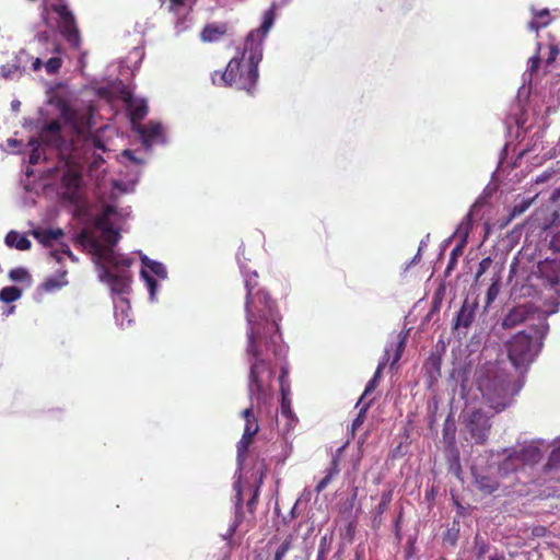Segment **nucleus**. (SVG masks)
<instances>
[{
  "label": "nucleus",
  "mask_w": 560,
  "mask_h": 560,
  "mask_svg": "<svg viewBox=\"0 0 560 560\" xmlns=\"http://www.w3.org/2000/svg\"><path fill=\"white\" fill-rule=\"evenodd\" d=\"M548 15H549V11L546 9L535 13V16L539 18V19L547 18Z\"/></svg>",
  "instance_id": "obj_58"
},
{
  "label": "nucleus",
  "mask_w": 560,
  "mask_h": 560,
  "mask_svg": "<svg viewBox=\"0 0 560 560\" xmlns=\"http://www.w3.org/2000/svg\"><path fill=\"white\" fill-rule=\"evenodd\" d=\"M245 57V50L241 56L232 58L223 72H214L212 75V82L220 86H231L238 90L243 89V59Z\"/></svg>",
  "instance_id": "obj_9"
},
{
  "label": "nucleus",
  "mask_w": 560,
  "mask_h": 560,
  "mask_svg": "<svg viewBox=\"0 0 560 560\" xmlns=\"http://www.w3.org/2000/svg\"><path fill=\"white\" fill-rule=\"evenodd\" d=\"M339 472L338 459L335 457L331 462V467L327 470L326 476L317 483L315 490L320 493L331 481L332 477Z\"/></svg>",
  "instance_id": "obj_25"
},
{
  "label": "nucleus",
  "mask_w": 560,
  "mask_h": 560,
  "mask_svg": "<svg viewBox=\"0 0 560 560\" xmlns=\"http://www.w3.org/2000/svg\"><path fill=\"white\" fill-rule=\"evenodd\" d=\"M369 406H370V402H369V404H366L365 406H363V407L360 409V411H359V413H358L357 418H355V419L353 420V422H352V432H354L355 430H358V429L362 425V423L364 422L365 412H366V410H368Z\"/></svg>",
  "instance_id": "obj_43"
},
{
  "label": "nucleus",
  "mask_w": 560,
  "mask_h": 560,
  "mask_svg": "<svg viewBox=\"0 0 560 560\" xmlns=\"http://www.w3.org/2000/svg\"><path fill=\"white\" fill-rule=\"evenodd\" d=\"M137 131L147 147L152 145L162 137V126L160 122L150 121L148 125H139Z\"/></svg>",
  "instance_id": "obj_16"
},
{
  "label": "nucleus",
  "mask_w": 560,
  "mask_h": 560,
  "mask_svg": "<svg viewBox=\"0 0 560 560\" xmlns=\"http://www.w3.org/2000/svg\"><path fill=\"white\" fill-rule=\"evenodd\" d=\"M475 482H476L477 488L487 494H491L499 487L498 481L487 475L475 474Z\"/></svg>",
  "instance_id": "obj_22"
},
{
  "label": "nucleus",
  "mask_w": 560,
  "mask_h": 560,
  "mask_svg": "<svg viewBox=\"0 0 560 560\" xmlns=\"http://www.w3.org/2000/svg\"><path fill=\"white\" fill-rule=\"evenodd\" d=\"M559 54H560V49L557 46L551 45L550 46V55L547 59V63L548 65L552 63Z\"/></svg>",
  "instance_id": "obj_52"
},
{
  "label": "nucleus",
  "mask_w": 560,
  "mask_h": 560,
  "mask_svg": "<svg viewBox=\"0 0 560 560\" xmlns=\"http://www.w3.org/2000/svg\"><path fill=\"white\" fill-rule=\"evenodd\" d=\"M28 144L32 147V152L30 154V164H37L42 159V151L39 149L40 142L35 138H32Z\"/></svg>",
  "instance_id": "obj_31"
},
{
  "label": "nucleus",
  "mask_w": 560,
  "mask_h": 560,
  "mask_svg": "<svg viewBox=\"0 0 560 560\" xmlns=\"http://www.w3.org/2000/svg\"><path fill=\"white\" fill-rule=\"evenodd\" d=\"M66 276H67V271L62 270L54 277H48L39 285V290L45 293H50V292L61 289L62 287L68 284V281L66 280Z\"/></svg>",
  "instance_id": "obj_19"
},
{
  "label": "nucleus",
  "mask_w": 560,
  "mask_h": 560,
  "mask_svg": "<svg viewBox=\"0 0 560 560\" xmlns=\"http://www.w3.org/2000/svg\"><path fill=\"white\" fill-rule=\"evenodd\" d=\"M499 292H500L499 280H495L494 282H492V284L489 287V289L487 291V304L488 305L497 299Z\"/></svg>",
  "instance_id": "obj_42"
},
{
  "label": "nucleus",
  "mask_w": 560,
  "mask_h": 560,
  "mask_svg": "<svg viewBox=\"0 0 560 560\" xmlns=\"http://www.w3.org/2000/svg\"><path fill=\"white\" fill-rule=\"evenodd\" d=\"M114 213H115V208L113 206L107 205L100 215H106V218H110V215Z\"/></svg>",
  "instance_id": "obj_54"
},
{
  "label": "nucleus",
  "mask_w": 560,
  "mask_h": 560,
  "mask_svg": "<svg viewBox=\"0 0 560 560\" xmlns=\"http://www.w3.org/2000/svg\"><path fill=\"white\" fill-rule=\"evenodd\" d=\"M23 57H27V54L24 49L20 50L19 54L14 57L12 62H8L2 65L0 68V75L4 80H11L15 74H22L23 72Z\"/></svg>",
  "instance_id": "obj_18"
},
{
  "label": "nucleus",
  "mask_w": 560,
  "mask_h": 560,
  "mask_svg": "<svg viewBox=\"0 0 560 560\" xmlns=\"http://www.w3.org/2000/svg\"><path fill=\"white\" fill-rule=\"evenodd\" d=\"M126 107L133 125L141 121L148 114V104L145 100L128 95L125 100Z\"/></svg>",
  "instance_id": "obj_13"
},
{
  "label": "nucleus",
  "mask_w": 560,
  "mask_h": 560,
  "mask_svg": "<svg viewBox=\"0 0 560 560\" xmlns=\"http://www.w3.org/2000/svg\"><path fill=\"white\" fill-rule=\"evenodd\" d=\"M22 295V290L16 287H4L0 290V301L4 303H12L19 300Z\"/></svg>",
  "instance_id": "obj_27"
},
{
  "label": "nucleus",
  "mask_w": 560,
  "mask_h": 560,
  "mask_svg": "<svg viewBox=\"0 0 560 560\" xmlns=\"http://www.w3.org/2000/svg\"><path fill=\"white\" fill-rule=\"evenodd\" d=\"M103 238L107 243L105 247H110L114 249V246L118 243L120 238V234L117 230L112 229L110 232L103 233Z\"/></svg>",
  "instance_id": "obj_38"
},
{
  "label": "nucleus",
  "mask_w": 560,
  "mask_h": 560,
  "mask_svg": "<svg viewBox=\"0 0 560 560\" xmlns=\"http://www.w3.org/2000/svg\"><path fill=\"white\" fill-rule=\"evenodd\" d=\"M275 22L273 7L264 12L259 28L247 34V50H250L249 68L247 70V93L255 86L258 80L257 66L262 59V42Z\"/></svg>",
  "instance_id": "obj_4"
},
{
  "label": "nucleus",
  "mask_w": 560,
  "mask_h": 560,
  "mask_svg": "<svg viewBox=\"0 0 560 560\" xmlns=\"http://www.w3.org/2000/svg\"><path fill=\"white\" fill-rule=\"evenodd\" d=\"M542 457V453L536 445L524 446L521 451L509 452L501 463L499 470L502 474H509L516 470L522 465H534Z\"/></svg>",
  "instance_id": "obj_7"
},
{
  "label": "nucleus",
  "mask_w": 560,
  "mask_h": 560,
  "mask_svg": "<svg viewBox=\"0 0 560 560\" xmlns=\"http://www.w3.org/2000/svg\"><path fill=\"white\" fill-rule=\"evenodd\" d=\"M68 112H69V108L66 106V107L63 108V110H62V114L66 116Z\"/></svg>",
  "instance_id": "obj_63"
},
{
  "label": "nucleus",
  "mask_w": 560,
  "mask_h": 560,
  "mask_svg": "<svg viewBox=\"0 0 560 560\" xmlns=\"http://www.w3.org/2000/svg\"><path fill=\"white\" fill-rule=\"evenodd\" d=\"M7 246L14 247L19 250H28L32 246L31 241L16 231H10L4 238Z\"/></svg>",
  "instance_id": "obj_21"
},
{
  "label": "nucleus",
  "mask_w": 560,
  "mask_h": 560,
  "mask_svg": "<svg viewBox=\"0 0 560 560\" xmlns=\"http://www.w3.org/2000/svg\"><path fill=\"white\" fill-rule=\"evenodd\" d=\"M550 94L551 97L555 98L552 104H558L560 102V74L552 75V80L550 82Z\"/></svg>",
  "instance_id": "obj_32"
},
{
  "label": "nucleus",
  "mask_w": 560,
  "mask_h": 560,
  "mask_svg": "<svg viewBox=\"0 0 560 560\" xmlns=\"http://www.w3.org/2000/svg\"><path fill=\"white\" fill-rule=\"evenodd\" d=\"M244 454H245V432L243 433L241 440L237 443V460H238L240 469L242 468V465H243Z\"/></svg>",
  "instance_id": "obj_47"
},
{
  "label": "nucleus",
  "mask_w": 560,
  "mask_h": 560,
  "mask_svg": "<svg viewBox=\"0 0 560 560\" xmlns=\"http://www.w3.org/2000/svg\"><path fill=\"white\" fill-rule=\"evenodd\" d=\"M376 384H377V381H375V380H373V378H371V380L369 381V383H368V384H366V386H365L364 393H363V395L361 396V398H360V400H359V402H358V404H360V402L363 400V398H364L365 396H368L371 392H373V390L375 389Z\"/></svg>",
  "instance_id": "obj_50"
},
{
  "label": "nucleus",
  "mask_w": 560,
  "mask_h": 560,
  "mask_svg": "<svg viewBox=\"0 0 560 560\" xmlns=\"http://www.w3.org/2000/svg\"><path fill=\"white\" fill-rule=\"evenodd\" d=\"M479 205H480L479 200L474 203V206L471 207L470 211L466 214V217L463 219V221L460 222V224L457 226V229L455 231L454 235L458 236L459 238H462V241L464 243L467 240V236L469 234V230H470V226H471V214H472V211Z\"/></svg>",
  "instance_id": "obj_23"
},
{
  "label": "nucleus",
  "mask_w": 560,
  "mask_h": 560,
  "mask_svg": "<svg viewBox=\"0 0 560 560\" xmlns=\"http://www.w3.org/2000/svg\"><path fill=\"white\" fill-rule=\"evenodd\" d=\"M539 63H540V58H539L538 54H536L535 56L529 58V60H528V69L523 74L524 82H527V81L529 83L532 82L533 74L538 69Z\"/></svg>",
  "instance_id": "obj_29"
},
{
  "label": "nucleus",
  "mask_w": 560,
  "mask_h": 560,
  "mask_svg": "<svg viewBox=\"0 0 560 560\" xmlns=\"http://www.w3.org/2000/svg\"><path fill=\"white\" fill-rule=\"evenodd\" d=\"M281 413L287 418H291L293 416L291 408V398H288L285 400L281 399Z\"/></svg>",
  "instance_id": "obj_48"
},
{
  "label": "nucleus",
  "mask_w": 560,
  "mask_h": 560,
  "mask_svg": "<svg viewBox=\"0 0 560 560\" xmlns=\"http://www.w3.org/2000/svg\"><path fill=\"white\" fill-rule=\"evenodd\" d=\"M9 278L12 281L22 282L30 279V273L25 268L18 267L10 270Z\"/></svg>",
  "instance_id": "obj_33"
},
{
  "label": "nucleus",
  "mask_w": 560,
  "mask_h": 560,
  "mask_svg": "<svg viewBox=\"0 0 560 560\" xmlns=\"http://www.w3.org/2000/svg\"><path fill=\"white\" fill-rule=\"evenodd\" d=\"M290 549L291 540L288 538L276 550L273 560H283Z\"/></svg>",
  "instance_id": "obj_40"
},
{
  "label": "nucleus",
  "mask_w": 560,
  "mask_h": 560,
  "mask_svg": "<svg viewBox=\"0 0 560 560\" xmlns=\"http://www.w3.org/2000/svg\"><path fill=\"white\" fill-rule=\"evenodd\" d=\"M282 381L283 382H289L288 381V371L285 369H282L281 374L279 376L280 386H282Z\"/></svg>",
  "instance_id": "obj_56"
},
{
  "label": "nucleus",
  "mask_w": 560,
  "mask_h": 560,
  "mask_svg": "<svg viewBox=\"0 0 560 560\" xmlns=\"http://www.w3.org/2000/svg\"><path fill=\"white\" fill-rule=\"evenodd\" d=\"M548 330L549 325L542 318L539 325L530 329L533 334L521 331L509 341V359L516 369H526L535 360Z\"/></svg>",
  "instance_id": "obj_3"
},
{
  "label": "nucleus",
  "mask_w": 560,
  "mask_h": 560,
  "mask_svg": "<svg viewBox=\"0 0 560 560\" xmlns=\"http://www.w3.org/2000/svg\"><path fill=\"white\" fill-rule=\"evenodd\" d=\"M491 425L489 418L480 410L472 411L467 420V430L477 444H483Z\"/></svg>",
  "instance_id": "obj_12"
},
{
  "label": "nucleus",
  "mask_w": 560,
  "mask_h": 560,
  "mask_svg": "<svg viewBox=\"0 0 560 560\" xmlns=\"http://www.w3.org/2000/svg\"><path fill=\"white\" fill-rule=\"evenodd\" d=\"M419 256H420V252L418 250V254L415 256V258H413L412 262H415L416 260H418Z\"/></svg>",
  "instance_id": "obj_64"
},
{
  "label": "nucleus",
  "mask_w": 560,
  "mask_h": 560,
  "mask_svg": "<svg viewBox=\"0 0 560 560\" xmlns=\"http://www.w3.org/2000/svg\"><path fill=\"white\" fill-rule=\"evenodd\" d=\"M549 23V20H546L541 22L540 24L536 21H530L528 24L529 30L532 31H538L540 27L547 26Z\"/></svg>",
  "instance_id": "obj_53"
},
{
  "label": "nucleus",
  "mask_w": 560,
  "mask_h": 560,
  "mask_svg": "<svg viewBox=\"0 0 560 560\" xmlns=\"http://www.w3.org/2000/svg\"><path fill=\"white\" fill-rule=\"evenodd\" d=\"M546 178H547V176H539V177H537L536 183H541V182H544Z\"/></svg>",
  "instance_id": "obj_61"
},
{
  "label": "nucleus",
  "mask_w": 560,
  "mask_h": 560,
  "mask_svg": "<svg viewBox=\"0 0 560 560\" xmlns=\"http://www.w3.org/2000/svg\"><path fill=\"white\" fill-rule=\"evenodd\" d=\"M399 359H400V350L398 349L395 354L394 363L397 362Z\"/></svg>",
  "instance_id": "obj_60"
},
{
  "label": "nucleus",
  "mask_w": 560,
  "mask_h": 560,
  "mask_svg": "<svg viewBox=\"0 0 560 560\" xmlns=\"http://www.w3.org/2000/svg\"><path fill=\"white\" fill-rule=\"evenodd\" d=\"M49 10L59 18L58 28L61 36L72 48L79 49L81 47V34L72 11L65 3H54L49 8L45 5L42 16L46 24H48L47 14Z\"/></svg>",
  "instance_id": "obj_5"
},
{
  "label": "nucleus",
  "mask_w": 560,
  "mask_h": 560,
  "mask_svg": "<svg viewBox=\"0 0 560 560\" xmlns=\"http://www.w3.org/2000/svg\"><path fill=\"white\" fill-rule=\"evenodd\" d=\"M226 33L225 24H207L200 34L203 42L212 43L219 40Z\"/></svg>",
  "instance_id": "obj_20"
},
{
  "label": "nucleus",
  "mask_w": 560,
  "mask_h": 560,
  "mask_svg": "<svg viewBox=\"0 0 560 560\" xmlns=\"http://www.w3.org/2000/svg\"><path fill=\"white\" fill-rule=\"evenodd\" d=\"M141 262L143 266L149 268L153 275L158 276L159 278H166L167 272L163 264L155 260H151L147 256H143L141 258Z\"/></svg>",
  "instance_id": "obj_26"
},
{
  "label": "nucleus",
  "mask_w": 560,
  "mask_h": 560,
  "mask_svg": "<svg viewBox=\"0 0 560 560\" xmlns=\"http://www.w3.org/2000/svg\"><path fill=\"white\" fill-rule=\"evenodd\" d=\"M555 312L556 310L538 311L534 305L529 303L517 305L512 308L504 317L502 326L504 328H513L522 323L534 320L535 318L538 319L539 325L542 318L546 320V317L550 314H553Z\"/></svg>",
  "instance_id": "obj_10"
},
{
  "label": "nucleus",
  "mask_w": 560,
  "mask_h": 560,
  "mask_svg": "<svg viewBox=\"0 0 560 560\" xmlns=\"http://www.w3.org/2000/svg\"><path fill=\"white\" fill-rule=\"evenodd\" d=\"M477 384L482 397L495 411L509 406L522 387L521 383H512L498 363L491 362L478 371Z\"/></svg>",
  "instance_id": "obj_2"
},
{
  "label": "nucleus",
  "mask_w": 560,
  "mask_h": 560,
  "mask_svg": "<svg viewBox=\"0 0 560 560\" xmlns=\"http://www.w3.org/2000/svg\"><path fill=\"white\" fill-rule=\"evenodd\" d=\"M477 308H478V303L476 300L466 299L463 302V305L457 313L455 327L456 328L469 327L471 325V323L474 322Z\"/></svg>",
  "instance_id": "obj_14"
},
{
  "label": "nucleus",
  "mask_w": 560,
  "mask_h": 560,
  "mask_svg": "<svg viewBox=\"0 0 560 560\" xmlns=\"http://www.w3.org/2000/svg\"><path fill=\"white\" fill-rule=\"evenodd\" d=\"M492 260L490 257L483 258L478 266V270L476 272V281L490 268Z\"/></svg>",
  "instance_id": "obj_45"
},
{
  "label": "nucleus",
  "mask_w": 560,
  "mask_h": 560,
  "mask_svg": "<svg viewBox=\"0 0 560 560\" xmlns=\"http://www.w3.org/2000/svg\"><path fill=\"white\" fill-rule=\"evenodd\" d=\"M141 277L147 283V287L149 289L150 295L153 298L156 292L158 282L156 280L144 269L141 270Z\"/></svg>",
  "instance_id": "obj_39"
},
{
  "label": "nucleus",
  "mask_w": 560,
  "mask_h": 560,
  "mask_svg": "<svg viewBox=\"0 0 560 560\" xmlns=\"http://www.w3.org/2000/svg\"><path fill=\"white\" fill-rule=\"evenodd\" d=\"M258 431L259 427L257 420L250 410L247 409V454L252 452L253 436L256 435Z\"/></svg>",
  "instance_id": "obj_24"
},
{
  "label": "nucleus",
  "mask_w": 560,
  "mask_h": 560,
  "mask_svg": "<svg viewBox=\"0 0 560 560\" xmlns=\"http://www.w3.org/2000/svg\"><path fill=\"white\" fill-rule=\"evenodd\" d=\"M390 501H392V491L383 492V494L381 497V501L375 510L376 511L375 518L377 516H381L387 510Z\"/></svg>",
  "instance_id": "obj_35"
},
{
  "label": "nucleus",
  "mask_w": 560,
  "mask_h": 560,
  "mask_svg": "<svg viewBox=\"0 0 560 560\" xmlns=\"http://www.w3.org/2000/svg\"><path fill=\"white\" fill-rule=\"evenodd\" d=\"M78 241L83 246H88L93 255L106 265L113 266L115 268L119 267L120 265L130 267L133 262L132 258L119 255L110 247H105L104 244H102L91 232L86 230H83L78 235Z\"/></svg>",
  "instance_id": "obj_6"
},
{
  "label": "nucleus",
  "mask_w": 560,
  "mask_h": 560,
  "mask_svg": "<svg viewBox=\"0 0 560 560\" xmlns=\"http://www.w3.org/2000/svg\"><path fill=\"white\" fill-rule=\"evenodd\" d=\"M43 66V61L40 58H36L33 63H32V68L34 71H38Z\"/></svg>",
  "instance_id": "obj_55"
},
{
  "label": "nucleus",
  "mask_w": 560,
  "mask_h": 560,
  "mask_svg": "<svg viewBox=\"0 0 560 560\" xmlns=\"http://www.w3.org/2000/svg\"><path fill=\"white\" fill-rule=\"evenodd\" d=\"M50 255L58 261L60 262L61 261V256L62 255H67L68 257H70L72 260H75V256L73 255V253L71 252L69 245L67 244H63L61 243L60 244V249H56V250H51L50 252Z\"/></svg>",
  "instance_id": "obj_34"
},
{
  "label": "nucleus",
  "mask_w": 560,
  "mask_h": 560,
  "mask_svg": "<svg viewBox=\"0 0 560 560\" xmlns=\"http://www.w3.org/2000/svg\"><path fill=\"white\" fill-rule=\"evenodd\" d=\"M234 490H235V498H236V510L238 511L242 505V474L237 476V479L234 481Z\"/></svg>",
  "instance_id": "obj_41"
},
{
  "label": "nucleus",
  "mask_w": 560,
  "mask_h": 560,
  "mask_svg": "<svg viewBox=\"0 0 560 560\" xmlns=\"http://www.w3.org/2000/svg\"><path fill=\"white\" fill-rule=\"evenodd\" d=\"M129 267L120 265L113 267L106 264L101 266L100 278L106 282L110 290L116 294H126L130 290L131 275L128 271Z\"/></svg>",
  "instance_id": "obj_8"
},
{
  "label": "nucleus",
  "mask_w": 560,
  "mask_h": 560,
  "mask_svg": "<svg viewBox=\"0 0 560 560\" xmlns=\"http://www.w3.org/2000/svg\"><path fill=\"white\" fill-rule=\"evenodd\" d=\"M277 319L275 302L265 290L247 293V322L250 325L247 352L255 358L250 368V378L258 390H261L272 376L262 352L270 341H275L279 330Z\"/></svg>",
  "instance_id": "obj_1"
},
{
  "label": "nucleus",
  "mask_w": 560,
  "mask_h": 560,
  "mask_svg": "<svg viewBox=\"0 0 560 560\" xmlns=\"http://www.w3.org/2000/svg\"><path fill=\"white\" fill-rule=\"evenodd\" d=\"M475 551H476V556L477 558H482L487 551H488V545L479 539V538H476V541H475Z\"/></svg>",
  "instance_id": "obj_46"
},
{
  "label": "nucleus",
  "mask_w": 560,
  "mask_h": 560,
  "mask_svg": "<svg viewBox=\"0 0 560 560\" xmlns=\"http://www.w3.org/2000/svg\"><path fill=\"white\" fill-rule=\"evenodd\" d=\"M264 470H265V465H264V463H260L257 465L255 472L253 474L255 483H257V485H256L255 491H254L249 502H247V508L252 506L256 502V499L258 497V491H259V485L262 482V478H264Z\"/></svg>",
  "instance_id": "obj_28"
},
{
  "label": "nucleus",
  "mask_w": 560,
  "mask_h": 560,
  "mask_svg": "<svg viewBox=\"0 0 560 560\" xmlns=\"http://www.w3.org/2000/svg\"><path fill=\"white\" fill-rule=\"evenodd\" d=\"M535 275L560 295V262L546 259L537 265Z\"/></svg>",
  "instance_id": "obj_11"
},
{
  "label": "nucleus",
  "mask_w": 560,
  "mask_h": 560,
  "mask_svg": "<svg viewBox=\"0 0 560 560\" xmlns=\"http://www.w3.org/2000/svg\"><path fill=\"white\" fill-rule=\"evenodd\" d=\"M170 1H171V9L175 10L178 7L183 5L185 0H170Z\"/></svg>",
  "instance_id": "obj_57"
},
{
  "label": "nucleus",
  "mask_w": 560,
  "mask_h": 560,
  "mask_svg": "<svg viewBox=\"0 0 560 560\" xmlns=\"http://www.w3.org/2000/svg\"><path fill=\"white\" fill-rule=\"evenodd\" d=\"M32 235L45 247H51L55 241L63 237L65 232L58 229H35Z\"/></svg>",
  "instance_id": "obj_17"
},
{
  "label": "nucleus",
  "mask_w": 560,
  "mask_h": 560,
  "mask_svg": "<svg viewBox=\"0 0 560 560\" xmlns=\"http://www.w3.org/2000/svg\"><path fill=\"white\" fill-rule=\"evenodd\" d=\"M560 465V445L555 447L549 456L547 467L552 468Z\"/></svg>",
  "instance_id": "obj_44"
},
{
  "label": "nucleus",
  "mask_w": 560,
  "mask_h": 560,
  "mask_svg": "<svg viewBox=\"0 0 560 560\" xmlns=\"http://www.w3.org/2000/svg\"><path fill=\"white\" fill-rule=\"evenodd\" d=\"M530 205H532L530 199L522 200L521 202L514 205L510 212L508 222H511L513 219H515L516 217L524 213L529 208Z\"/></svg>",
  "instance_id": "obj_30"
},
{
  "label": "nucleus",
  "mask_w": 560,
  "mask_h": 560,
  "mask_svg": "<svg viewBox=\"0 0 560 560\" xmlns=\"http://www.w3.org/2000/svg\"><path fill=\"white\" fill-rule=\"evenodd\" d=\"M387 355H388V350H386V351H385L384 359H383V361H381V362L378 363L377 369H376V371H375V373H374V375H373V377H372L373 380H375V381H377V382H378V380H380V377H381V374H382L383 369H384V368H385V365H386V362H387Z\"/></svg>",
  "instance_id": "obj_49"
},
{
  "label": "nucleus",
  "mask_w": 560,
  "mask_h": 560,
  "mask_svg": "<svg viewBox=\"0 0 560 560\" xmlns=\"http://www.w3.org/2000/svg\"><path fill=\"white\" fill-rule=\"evenodd\" d=\"M431 363L434 368H436V370H439V360L438 359H432L431 360Z\"/></svg>",
  "instance_id": "obj_59"
},
{
  "label": "nucleus",
  "mask_w": 560,
  "mask_h": 560,
  "mask_svg": "<svg viewBox=\"0 0 560 560\" xmlns=\"http://www.w3.org/2000/svg\"><path fill=\"white\" fill-rule=\"evenodd\" d=\"M95 228L101 230L103 233L110 232L113 228V224L110 222L109 218H106V215H97L94 220Z\"/></svg>",
  "instance_id": "obj_36"
},
{
  "label": "nucleus",
  "mask_w": 560,
  "mask_h": 560,
  "mask_svg": "<svg viewBox=\"0 0 560 560\" xmlns=\"http://www.w3.org/2000/svg\"><path fill=\"white\" fill-rule=\"evenodd\" d=\"M42 142L48 145H58L61 142V124L58 119L47 122L40 130Z\"/></svg>",
  "instance_id": "obj_15"
},
{
  "label": "nucleus",
  "mask_w": 560,
  "mask_h": 560,
  "mask_svg": "<svg viewBox=\"0 0 560 560\" xmlns=\"http://www.w3.org/2000/svg\"><path fill=\"white\" fill-rule=\"evenodd\" d=\"M61 66H62V59L59 57H51L45 63L46 71L49 74L58 73Z\"/></svg>",
  "instance_id": "obj_37"
},
{
  "label": "nucleus",
  "mask_w": 560,
  "mask_h": 560,
  "mask_svg": "<svg viewBox=\"0 0 560 560\" xmlns=\"http://www.w3.org/2000/svg\"><path fill=\"white\" fill-rule=\"evenodd\" d=\"M55 52L59 54L61 51V47L57 45L54 49Z\"/></svg>",
  "instance_id": "obj_62"
},
{
  "label": "nucleus",
  "mask_w": 560,
  "mask_h": 560,
  "mask_svg": "<svg viewBox=\"0 0 560 560\" xmlns=\"http://www.w3.org/2000/svg\"><path fill=\"white\" fill-rule=\"evenodd\" d=\"M280 390H281V399L285 400L288 398H291V389H290L289 382L282 381V386H280Z\"/></svg>",
  "instance_id": "obj_51"
}]
</instances>
